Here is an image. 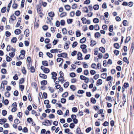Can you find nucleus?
I'll return each mask as SVG.
<instances>
[{"instance_id":"nucleus-49","label":"nucleus","mask_w":134,"mask_h":134,"mask_svg":"<svg viewBox=\"0 0 134 134\" xmlns=\"http://www.w3.org/2000/svg\"><path fill=\"white\" fill-rule=\"evenodd\" d=\"M82 69L81 68H79L77 69L76 71L78 73H80L82 71Z\"/></svg>"},{"instance_id":"nucleus-24","label":"nucleus","mask_w":134,"mask_h":134,"mask_svg":"<svg viewBox=\"0 0 134 134\" xmlns=\"http://www.w3.org/2000/svg\"><path fill=\"white\" fill-rule=\"evenodd\" d=\"M114 47L116 49H119L120 47L119 44L118 43H115L114 44Z\"/></svg>"},{"instance_id":"nucleus-42","label":"nucleus","mask_w":134,"mask_h":134,"mask_svg":"<svg viewBox=\"0 0 134 134\" xmlns=\"http://www.w3.org/2000/svg\"><path fill=\"white\" fill-rule=\"evenodd\" d=\"M14 122L16 124H18L20 123L19 120L18 119H16L14 120Z\"/></svg>"},{"instance_id":"nucleus-11","label":"nucleus","mask_w":134,"mask_h":134,"mask_svg":"<svg viewBox=\"0 0 134 134\" xmlns=\"http://www.w3.org/2000/svg\"><path fill=\"white\" fill-rule=\"evenodd\" d=\"M76 36L77 37L80 36L81 35V34L80 31L79 30H77L76 32Z\"/></svg>"},{"instance_id":"nucleus-6","label":"nucleus","mask_w":134,"mask_h":134,"mask_svg":"<svg viewBox=\"0 0 134 134\" xmlns=\"http://www.w3.org/2000/svg\"><path fill=\"white\" fill-rule=\"evenodd\" d=\"M24 34L26 37H28L29 34V30L28 29H26L24 32Z\"/></svg>"},{"instance_id":"nucleus-9","label":"nucleus","mask_w":134,"mask_h":134,"mask_svg":"<svg viewBox=\"0 0 134 134\" xmlns=\"http://www.w3.org/2000/svg\"><path fill=\"white\" fill-rule=\"evenodd\" d=\"M48 15L51 18V19H52V18L54 16V14L53 12H51L48 13Z\"/></svg>"},{"instance_id":"nucleus-38","label":"nucleus","mask_w":134,"mask_h":134,"mask_svg":"<svg viewBox=\"0 0 134 134\" xmlns=\"http://www.w3.org/2000/svg\"><path fill=\"white\" fill-rule=\"evenodd\" d=\"M69 85V82H66L64 85V87L65 88H67Z\"/></svg>"},{"instance_id":"nucleus-57","label":"nucleus","mask_w":134,"mask_h":134,"mask_svg":"<svg viewBox=\"0 0 134 134\" xmlns=\"http://www.w3.org/2000/svg\"><path fill=\"white\" fill-rule=\"evenodd\" d=\"M69 48V46L68 44L67 43H65L64 46V48L65 49H68Z\"/></svg>"},{"instance_id":"nucleus-54","label":"nucleus","mask_w":134,"mask_h":134,"mask_svg":"<svg viewBox=\"0 0 134 134\" xmlns=\"http://www.w3.org/2000/svg\"><path fill=\"white\" fill-rule=\"evenodd\" d=\"M2 114L3 116H5L7 114V111L5 110H3L2 111Z\"/></svg>"},{"instance_id":"nucleus-35","label":"nucleus","mask_w":134,"mask_h":134,"mask_svg":"<svg viewBox=\"0 0 134 134\" xmlns=\"http://www.w3.org/2000/svg\"><path fill=\"white\" fill-rule=\"evenodd\" d=\"M93 22L94 23H97L99 22V19L97 18H94L93 19Z\"/></svg>"},{"instance_id":"nucleus-12","label":"nucleus","mask_w":134,"mask_h":134,"mask_svg":"<svg viewBox=\"0 0 134 134\" xmlns=\"http://www.w3.org/2000/svg\"><path fill=\"white\" fill-rule=\"evenodd\" d=\"M49 69L47 68H45L43 69V71L45 73H48L49 72Z\"/></svg>"},{"instance_id":"nucleus-1","label":"nucleus","mask_w":134,"mask_h":134,"mask_svg":"<svg viewBox=\"0 0 134 134\" xmlns=\"http://www.w3.org/2000/svg\"><path fill=\"white\" fill-rule=\"evenodd\" d=\"M21 54L19 55V57L20 58L23 59L24 58L25 51L24 50H21L20 51Z\"/></svg>"},{"instance_id":"nucleus-36","label":"nucleus","mask_w":134,"mask_h":134,"mask_svg":"<svg viewBox=\"0 0 134 134\" xmlns=\"http://www.w3.org/2000/svg\"><path fill=\"white\" fill-rule=\"evenodd\" d=\"M37 12L38 13L41 14L42 12L41 11V8L40 7H38L37 8Z\"/></svg>"},{"instance_id":"nucleus-32","label":"nucleus","mask_w":134,"mask_h":134,"mask_svg":"<svg viewBox=\"0 0 134 134\" xmlns=\"http://www.w3.org/2000/svg\"><path fill=\"white\" fill-rule=\"evenodd\" d=\"M91 102L93 104H95L96 102V100L94 98H92L91 99Z\"/></svg>"},{"instance_id":"nucleus-17","label":"nucleus","mask_w":134,"mask_h":134,"mask_svg":"<svg viewBox=\"0 0 134 134\" xmlns=\"http://www.w3.org/2000/svg\"><path fill=\"white\" fill-rule=\"evenodd\" d=\"M93 8L94 10H97L99 8V5H95L93 6Z\"/></svg>"},{"instance_id":"nucleus-25","label":"nucleus","mask_w":134,"mask_h":134,"mask_svg":"<svg viewBox=\"0 0 134 134\" xmlns=\"http://www.w3.org/2000/svg\"><path fill=\"white\" fill-rule=\"evenodd\" d=\"M66 12H63L60 14V16L61 17H63L65 16L66 15Z\"/></svg>"},{"instance_id":"nucleus-22","label":"nucleus","mask_w":134,"mask_h":134,"mask_svg":"<svg viewBox=\"0 0 134 134\" xmlns=\"http://www.w3.org/2000/svg\"><path fill=\"white\" fill-rule=\"evenodd\" d=\"M42 64L45 66H48V62L47 61H44L42 62Z\"/></svg>"},{"instance_id":"nucleus-53","label":"nucleus","mask_w":134,"mask_h":134,"mask_svg":"<svg viewBox=\"0 0 134 134\" xmlns=\"http://www.w3.org/2000/svg\"><path fill=\"white\" fill-rule=\"evenodd\" d=\"M77 42H74L72 44V46L73 48L75 47L77 45Z\"/></svg>"},{"instance_id":"nucleus-62","label":"nucleus","mask_w":134,"mask_h":134,"mask_svg":"<svg viewBox=\"0 0 134 134\" xmlns=\"http://www.w3.org/2000/svg\"><path fill=\"white\" fill-rule=\"evenodd\" d=\"M77 5L76 4H74L72 5V8L73 9H76L77 8Z\"/></svg>"},{"instance_id":"nucleus-60","label":"nucleus","mask_w":134,"mask_h":134,"mask_svg":"<svg viewBox=\"0 0 134 134\" xmlns=\"http://www.w3.org/2000/svg\"><path fill=\"white\" fill-rule=\"evenodd\" d=\"M96 73V71L94 70H91L90 71V73L92 75H94Z\"/></svg>"},{"instance_id":"nucleus-55","label":"nucleus","mask_w":134,"mask_h":134,"mask_svg":"<svg viewBox=\"0 0 134 134\" xmlns=\"http://www.w3.org/2000/svg\"><path fill=\"white\" fill-rule=\"evenodd\" d=\"M80 78L82 80H84L86 79V77L84 76L81 75L80 76Z\"/></svg>"},{"instance_id":"nucleus-59","label":"nucleus","mask_w":134,"mask_h":134,"mask_svg":"<svg viewBox=\"0 0 134 134\" xmlns=\"http://www.w3.org/2000/svg\"><path fill=\"white\" fill-rule=\"evenodd\" d=\"M74 96L73 95H72L70 96L69 97V100H72L74 99Z\"/></svg>"},{"instance_id":"nucleus-28","label":"nucleus","mask_w":134,"mask_h":134,"mask_svg":"<svg viewBox=\"0 0 134 134\" xmlns=\"http://www.w3.org/2000/svg\"><path fill=\"white\" fill-rule=\"evenodd\" d=\"M6 56H7V57L6 58V60L7 62H10L12 60V59L11 58H10L8 56H7V55H6Z\"/></svg>"},{"instance_id":"nucleus-14","label":"nucleus","mask_w":134,"mask_h":134,"mask_svg":"<svg viewBox=\"0 0 134 134\" xmlns=\"http://www.w3.org/2000/svg\"><path fill=\"white\" fill-rule=\"evenodd\" d=\"M91 44L90 45L91 46H93L96 44V42L95 41L91 40Z\"/></svg>"},{"instance_id":"nucleus-13","label":"nucleus","mask_w":134,"mask_h":134,"mask_svg":"<svg viewBox=\"0 0 134 134\" xmlns=\"http://www.w3.org/2000/svg\"><path fill=\"white\" fill-rule=\"evenodd\" d=\"M81 131L79 127L77 128L76 129V134H80V133H82L81 132Z\"/></svg>"},{"instance_id":"nucleus-34","label":"nucleus","mask_w":134,"mask_h":134,"mask_svg":"<svg viewBox=\"0 0 134 134\" xmlns=\"http://www.w3.org/2000/svg\"><path fill=\"white\" fill-rule=\"evenodd\" d=\"M123 60L125 62L127 63V64L129 63V62L127 58L126 57H124L123 58Z\"/></svg>"},{"instance_id":"nucleus-3","label":"nucleus","mask_w":134,"mask_h":134,"mask_svg":"<svg viewBox=\"0 0 134 134\" xmlns=\"http://www.w3.org/2000/svg\"><path fill=\"white\" fill-rule=\"evenodd\" d=\"M51 74L52 75V78L54 79V82H55L56 80L57 79V78L56 77L57 74L55 72H53Z\"/></svg>"},{"instance_id":"nucleus-31","label":"nucleus","mask_w":134,"mask_h":134,"mask_svg":"<svg viewBox=\"0 0 134 134\" xmlns=\"http://www.w3.org/2000/svg\"><path fill=\"white\" fill-rule=\"evenodd\" d=\"M47 82L46 81L43 80L41 82V84L43 85H45L47 84Z\"/></svg>"},{"instance_id":"nucleus-33","label":"nucleus","mask_w":134,"mask_h":134,"mask_svg":"<svg viewBox=\"0 0 134 134\" xmlns=\"http://www.w3.org/2000/svg\"><path fill=\"white\" fill-rule=\"evenodd\" d=\"M21 71L24 74H25L26 73V71L25 69V68L24 67H23Z\"/></svg>"},{"instance_id":"nucleus-52","label":"nucleus","mask_w":134,"mask_h":134,"mask_svg":"<svg viewBox=\"0 0 134 134\" xmlns=\"http://www.w3.org/2000/svg\"><path fill=\"white\" fill-rule=\"evenodd\" d=\"M70 76L72 77H74L76 75L74 72H71L70 74Z\"/></svg>"},{"instance_id":"nucleus-8","label":"nucleus","mask_w":134,"mask_h":134,"mask_svg":"<svg viewBox=\"0 0 134 134\" xmlns=\"http://www.w3.org/2000/svg\"><path fill=\"white\" fill-rule=\"evenodd\" d=\"M21 30L19 29H16L14 31V32L16 35L19 34L21 33Z\"/></svg>"},{"instance_id":"nucleus-40","label":"nucleus","mask_w":134,"mask_h":134,"mask_svg":"<svg viewBox=\"0 0 134 134\" xmlns=\"http://www.w3.org/2000/svg\"><path fill=\"white\" fill-rule=\"evenodd\" d=\"M68 95V93L67 92H65L64 93H63L62 95V97H66Z\"/></svg>"},{"instance_id":"nucleus-41","label":"nucleus","mask_w":134,"mask_h":134,"mask_svg":"<svg viewBox=\"0 0 134 134\" xmlns=\"http://www.w3.org/2000/svg\"><path fill=\"white\" fill-rule=\"evenodd\" d=\"M70 88L71 90L73 91H75L76 89L75 87L73 85L70 86Z\"/></svg>"},{"instance_id":"nucleus-4","label":"nucleus","mask_w":134,"mask_h":134,"mask_svg":"<svg viewBox=\"0 0 134 134\" xmlns=\"http://www.w3.org/2000/svg\"><path fill=\"white\" fill-rule=\"evenodd\" d=\"M16 19V17L14 15H11L9 20L10 23H12V20L14 21Z\"/></svg>"},{"instance_id":"nucleus-21","label":"nucleus","mask_w":134,"mask_h":134,"mask_svg":"<svg viewBox=\"0 0 134 134\" xmlns=\"http://www.w3.org/2000/svg\"><path fill=\"white\" fill-rule=\"evenodd\" d=\"M52 45L50 43H48V44L46 45L45 47L47 48V49H49L51 48Z\"/></svg>"},{"instance_id":"nucleus-39","label":"nucleus","mask_w":134,"mask_h":134,"mask_svg":"<svg viewBox=\"0 0 134 134\" xmlns=\"http://www.w3.org/2000/svg\"><path fill=\"white\" fill-rule=\"evenodd\" d=\"M87 46L85 44H82L80 45V48L82 49H85L86 48Z\"/></svg>"},{"instance_id":"nucleus-7","label":"nucleus","mask_w":134,"mask_h":134,"mask_svg":"<svg viewBox=\"0 0 134 134\" xmlns=\"http://www.w3.org/2000/svg\"><path fill=\"white\" fill-rule=\"evenodd\" d=\"M6 121V119H0V124H3L5 123Z\"/></svg>"},{"instance_id":"nucleus-29","label":"nucleus","mask_w":134,"mask_h":134,"mask_svg":"<svg viewBox=\"0 0 134 134\" xmlns=\"http://www.w3.org/2000/svg\"><path fill=\"white\" fill-rule=\"evenodd\" d=\"M94 29L96 30H99V26L96 24L94 26Z\"/></svg>"},{"instance_id":"nucleus-15","label":"nucleus","mask_w":134,"mask_h":134,"mask_svg":"<svg viewBox=\"0 0 134 134\" xmlns=\"http://www.w3.org/2000/svg\"><path fill=\"white\" fill-rule=\"evenodd\" d=\"M86 41V38L85 37H83L81 39L80 41V43H83L85 42Z\"/></svg>"},{"instance_id":"nucleus-64","label":"nucleus","mask_w":134,"mask_h":134,"mask_svg":"<svg viewBox=\"0 0 134 134\" xmlns=\"http://www.w3.org/2000/svg\"><path fill=\"white\" fill-rule=\"evenodd\" d=\"M129 86V84L128 83H125L124 85V87L125 88H127Z\"/></svg>"},{"instance_id":"nucleus-16","label":"nucleus","mask_w":134,"mask_h":134,"mask_svg":"<svg viewBox=\"0 0 134 134\" xmlns=\"http://www.w3.org/2000/svg\"><path fill=\"white\" fill-rule=\"evenodd\" d=\"M99 50L103 53H104L105 52V49L102 47H101L99 48Z\"/></svg>"},{"instance_id":"nucleus-63","label":"nucleus","mask_w":134,"mask_h":134,"mask_svg":"<svg viewBox=\"0 0 134 134\" xmlns=\"http://www.w3.org/2000/svg\"><path fill=\"white\" fill-rule=\"evenodd\" d=\"M11 34L10 33L9 31H6L5 32V35L7 37L10 36V35Z\"/></svg>"},{"instance_id":"nucleus-10","label":"nucleus","mask_w":134,"mask_h":134,"mask_svg":"<svg viewBox=\"0 0 134 134\" xmlns=\"http://www.w3.org/2000/svg\"><path fill=\"white\" fill-rule=\"evenodd\" d=\"M40 77L42 78L46 79L47 78V76L45 74H40Z\"/></svg>"},{"instance_id":"nucleus-56","label":"nucleus","mask_w":134,"mask_h":134,"mask_svg":"<svg viewBox=\"0 0 134 134\" xmlns=\"http://www.w3.org/2000/svg\"><path fill=\"white\" fill-rule=\"evenodd\" d=\"M77 110V109L76 107H74L72 108V111L73 112H76Z\"/></svg>"},{"instance_id":"nucleus-19","label":"nucleus","mask_w":134,"mask_h":134,"mask_svg":"<svg viewBox=\"0 0 134 134\" xmlns=\"http://www.w3.org/2000/svg\"><path fill=\"white\" fill-rule=\"evenodd\" d=\"M62 31L63 34L65 35L66 34L67 31L66 29L65 28H63L62 29Z\"/></svg>"},{"instance_id":"nucleus-23","label":"nucleus","mask_w":134,"mask_h":134,"mask_svg":"<svg viewBox=\"0 0 134 134\" xmlns=\"http://www.w3.org/2000/svg\"><path fill=\"white\" fill-rule=\"evenodd\" d=\"M65 7L66 10L68 11L69 10L70 8V6L68 5H66L65 6Z\"/></svg>"},{"instance_id":"nucleus-47","label":"nucleus","mask_w":134,"mask_h":134,"mask_svg":"<svg viewBox=\"0 0 134 134\" xmlns=\"http://www.w3.org/2000/svg\"><path fill=\"white\" fill-rule=\"evenodd\" d=\"M49 91L52 93H53L54 91V90L53 88L51 87H48Z\"/></svg>"},{"instance_id":"nucleus-26","label":"nucleus","mask_w":134,"mask_h":134,"mask_svg":"<svg viewBox=\"0 0 134 134\" xmlns=\"http://www.w3.org/2000/svg\"><path fill=\"white\" fill-rule=\"evenodd\" d=\"M100 36V34L99 32H97L95 33V36L96 38H98Z\"/></svg>"},{"instance_id":"nucleus-61","label":"nucleus","mask_w":134,"mask_h":134,"mask_svg":"<svg viewBox=\"0 0 134 134\" xmlns=\"http://www.w3.org/2000/svg\"><path fill=\"white\" fill-rule=\"evenodd\" d=\"M92 130L91 128V127H89L87 128L86 130V131L87 133L91 131Z\"/></svg>"},{"instance_id":"nucleus-2","label":"nucleus","mask_w":134,"mask_h":134,"mask_svg":"<svg viewBox=\"0 0 134 134\" xmlns=\"http://www.w3.org/2000/svg\"><path fill=\"white\" fill-rule=\"evenodd\" d=\"M77 59L78 60H81L83 59V58L82 57V54L81 52H78L77 54Z\"/></svg>"},{"instance_id":"nucleus-30","label":"nucleus","mask_w":134,"mask_h":134,"mask_svg":"<svg viewBox=\"0 0 134 134\" xmlns=\"http://www.w3.org/2000/svg\"><path fill=\"white\" fill-rule=\"evenodd\" d=\"M29 69L30 70V71L31 72H34L35 71V69L33 66H30V68Z\"/></svg>"},{"instance_id":"nucleus-44","label":"nucleus","mask_w":134,"mask_h":134,"mask_svg":"<svg viewBox=\"0 0 134 134\" xmlns=\"http://www.w3.org/2000/svg\"><path fill=\"white\" fill-rule=\"evenodd\" d=\"M61 60L62 61V63H63V60L62 58H58L57 59V61L58 62H60Z\"/></svg>"},{"instance_id":"nucleus-45","label":"nucleus","mask_w":134,"mask_h":134,"mask_svg":"<svg viewBox=\"0 0 134 134\" xmlns=\"http://www.w3.org/2000/svg\"><path fill=\"white\" fill-rule=\"evenodd\" d=\"M15 55V53L14 52L10 53H9V55L12 58Z\"/></svg>"},{"instance_id":"nucleus-20","label":"nucleus","mask_w":134,"mask_h":134,"mask_svg":"<svg viewBox=\"0 0 134 134\" xmlns=\"http://www.w3.org/2000/svg\"><path fill=\"white\" fill-rule=\"evenodd\" d=\"M131 39V38L130 36H128L126 37V39L125 41V43H127L130 41Z\"/></svg>"},{"instance_id":"nucleus-50","label":"nucleus","mask_w":134,"mask_h":134,"mask_svg":"<svg viewBox=\"0 0 134 134\" xmlns=\"http://www.w3.org/2000/svg\"><path fill=\"white\" fill-rule=\"evenodd\" d=\"M109 30L110 32H111L113 31V25H110L109 26Z\"/></svg>"},{"instance_id":"nucleus-58","label":"nucleus","mask_w":134,"mask_h":134,"mask_svg":"<svg viewBox=\"0 0 134 134\" xmlns=\"http://www.w3.org/2000/svg\"><path fill=\"white\" fill-rule=\"evenodd\" d=\"M89 74V71L88 70H86L84 71V74L87 75Z\"/></svg>"},{"instance_id":"nucleus-37","label":"nucleus","mask_w":134,"mask_h":134,"mask_svg":"<svg viewBox=\"0 0 134 134\" xmlns=\"http://www.w3.org/2000/svg\"><path fill=\"white\" fill-rule=\"evenodd\" d=\"M107 74L106 73H103L101 75V77L103 79H105L106 78L107 76Z\"/></svg>"},{"instance_id":"nucleus-51","label":"nucleus","mask_w":134,"mask_h":134,"mask_svg":"<svg viewBox=\"0 0 134 134\" xmlns=\"http://www.w3.org/2000/svg\"><path fill=\"white\" fill-rule=\"evenodd\" d=\"M6 10V8L5 7H3L1 10V12L2 13H4L5 12Z\"/></svg>"},{"instance_id":"nucleus-5","label":"nucleus","mask_w":134,"mask_h":134,"mask_svg":"<svg viewBox=\"0 0 134 134\" xmlns=\"http://www.w3.org/2000/svg\"><path fill=\"white\" fill-rule=\"evenodd\" d=\"M48 123H49L50 125H51L52 124V123L50 121L48 120H46L44 122H42L43 124L45 126H47L48 125Z\"/></svg>"},{"instance_id":"nucleus-18","label":"nucleus","mask_w":134,"mask_h":134,"mask_svg":"<svg viewBox=\"0 0 134 134\" xmlns=\"http://www.w3.org/2000/svg\"><path fill=\"white\" fill-rule=\"evenodd\" d=\"M81 12L79 10H77L75 13L76 15L77 16H80L81 15Z\"/></svg>"},{"instance_id":"nucleus-43","label":"nucleus","mask_w":134,"mask_h":134,"mask_svg":"<svg viewBox=\"0 0 134 134\" xmlns=\"http://www.w3.org/2000/svg\"><path fill=\"white\" fill-rule=\"evenodd\" d=\"M16 41V37H14L11 40V42L14 43H15Z\"/></svg>"},{"instance_id":"nucleus-46","label":"nucleus","mask_w":134,"mask_h":134,"mask_svg":"<svg viewBox=\"0 0 134 134\" xmlns=\"http://www.w3.org/2000/svg\"><path fill=\"white\" fill-rule=\"evenodd\" d=\"M58 80L61 82L62 83L63 82L64 79L63 77H59L58 79Z\"/></svg>"},{"instance_id":"nucleus-27","label":"nucleus","mask_w":134,"mask_h":134,"mask_svg":"<svg viewBox=\"0 0 134 134\" xmlns=\"http://www.w3.org/2000/svg\"><path fill=\"white\" fill-rule=\"evenodd\" d=\"M97 83L98 84L100 85L102 84V80L101 79H99L97 81Z\"/></svg>"},{"instance_id":"nucleus-48","label":"nucleus","mask_w":134,"mask_h":134,"mask_svg":"<svg viewBox=\"0 0 134 134\" xmlns=\"http://www.w3.org/2000/svg\"><path fill=\"white\" fill-rule=\"evenodd\" d=\"M82 23L84 24H86V21L87 20L85 18L83 17L81 19Z\"/></svg>"}]
</instances>
